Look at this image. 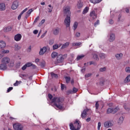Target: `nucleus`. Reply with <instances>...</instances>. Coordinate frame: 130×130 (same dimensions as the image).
<instances>
[{
    "label": "nucleus",
    "instance_id": "nucleus-20",
    "mask_svg": "<svg viewBox=\"0 0 130 130\" xmlns=\"http://www.w3.org/2000/svg\"><path fill=\"white\" fill-rule=\"evenodd\" d=\"M103 0H89L90 3H91L92 4H99V3H101V1Z\"/></svg>",
    "mask_w": 130,
    "mask_h": 130
},
{
    "label": "nucleus",
    "instance_id": "nucleus-33",
    "mask_svg": "<svg viewBox=\"0 0 130 130\" xmlns=\"http://www.w3.org/2000/svg\"><path fill=\"white\" fill-rule=\"evenodd\" d=\"M85 57L84 55H78L77 57V60H81V59H82L83 58Z\"/></svg>",
    "mask_w": 130,
    "mask_h": 130
},
{
    "label": "nucleus",
    "instance_id": "nucleus-48",
    "mask_svg": "<svg viewBox=\"0 0 130 130\" xmlns=\"http://www.w3.org/2000/svg\"><path fill=\"white\" fill-rule=\"evenodd\" d=\"M105 71H106V68L105 67L102 68L100 69V72H105Z\"/></svg>",
    "mask_w": 130,
    "mask_h": 130
},
{
    "label": "nucleus",
    "instance_id": "nucleus-42",
    "mask_svg": "<svg viewBox=\"0 0 130 130\" xmlns=\"http://www.w3.org/2000/svg\"><path fill=\"white\" fill-rule=\"evenodd\" d=\"M118 111V108H115L114 109L113 108V114H114V113H116Z\"/></svg>",
    "mask_w": 130,
    "mask_h": 130
},
{
    "label": "nucleus",
    "instance_id": "nucleus-51",
    "mask_svg": "<svg viewBox=\"0 0 130 130\" xmlns=\"http://www.w3.org/2000/svg\"><path fill=\"white\" fill-rule=\"evenodd\" d=\"M125 72H126V73H128L129 74H130V68L129 67H126L125 68Z\"/></svg>",
    "mask_w": 130,
    "mask_h": 130
},
{
    "label": "nucleus",
    "instance_id": "nucleus-40",
    "mask_svg": "<svg viewBox=\"0 0 130 130\" xmlns=\"http://www.w3.org/2000/svg\"><path fill=\"white\" fill-rule=\"evenodd\" d=\"M48 7L49 8H48V13H51V12H52V9H53V8L52 7V6H51V5H49Z\"/></svg>",
    "mask_w": 130,
    "mask_h": 130
},
{
    "label": "nucleus",
    "instance_id": "nucleus-27",
    "mask_svg": "<svg viewBox=\"0 0 130 130\" xmlns=\"http://www.w3.org/2000/svg\"><path fill=\"white\" fill-rule=\"evenodd\" d=\"M14 66H15V61L11 60L10 61V64H8V67H9V68H13V67H14Z\"/></svg>",
    "mask_w": 130,
    "mask_h": 130
},
{
    "label": "nucleus",
    "instance_id": "nucleus-53",
    "mask_svg": "<svg viewBox=\"0 0 130 130\" xmlns=\"http://www.w3.org/2000/svg\"><path fill=\"white\" fill-rule=\"evenodd\" d=\"M53 43H54V41L53 40H50L49 41V44H50V45H52V44H53Z\"/></svg>",
    "mask_w": 130,
    "mask_h": 130
},
{
    "label": "nucleus",
    "instance_id": "nucleus-24",
    "mask_svg": "<svg viewBox=\"0 0 130 130\" xmlns=\"http://www.w3.org/2000/svg\"><path fill=\"white\" fill-rule=\"evenodd\" d=\"M57 55H58V53L56 52H53L51 54V57L52 58H55L56 56L57 57Z\"/></svg>",
    "mask_w": 130,
    "mask_h": 130
},
{
    "label": "nucleus",
    "instance_id": "nucleus-18",
    "mask_svg": "<svg viewBox=\"0 0 130 130\" xmlns=\"http://www.w3.org/2000/svg\"><path fill=\"white\" fill-rule=\"evenodd\" d=\"M5 10H6V4L0 3V11H5Z\"/></svg>",
    "mask_w": 130,
    "mask_h": 130
},
{
    "label": "nucleus",
    "instance_id": "nucleus-32",
    "mask_svg": "<svg viewBox=\"0 0 130 130\" xmlns=\"http://www.w3.org/2000/svg\"><path fill=\"white\" fill-rule=\"evenodd\" d=\"M51 75L52 78H55V79H57V78H58V75H57V74H55L53 72H51Z\"/></svg>",
    "mask_w": 130,
    "mask_h": 130
},
{
    "label": "nucleus",
    "instance_id": "nucleus-36",
    "mask_svg": "<svg viewBox=\"0 0 130 130\" xmlns=\"http://www.w3.org/2000/svg\"><path fill=\"white\" fill-rule=\"evenodd\" d=\"M107 114H109L110 113H113V108H108L107 111Z\"/></svg>",
    "mask_w": 130,
    "mask_h": 130
},
{
    "label": "nucleus",
    "instance_id": "nucleus-16",
    "mask_svg": "<svg viewBox=\"0 0 130 130\" xmlns=\"http://www.w3.org/2000/svg\"><path fill=\"white\" fill-rule=\"evenodd\" d=\"M6 42L4 41H0V49H3L6 47Z\"/></svg>",
    "mask_w": 130,
    "mask_h": 130
},
{
    "label": "nucleus",
    "instance_id": "nucleus-56",
    "mask_svg": "<svg viewBox=\"0 0 130 130\" xmlns=\"http://www.w3.org/2000/svg\"><path fill=\"white\" fill-rule=\"evenodd\" d=\"M13 90V87H10L7 89V93H9V92H11Z\"/></svg>",
    "mask_w": 130,
    "mask_h": 130
},
{
    "label": "nucleus",
    "instance_id": "nucleus-52",
    "mask_svg": "<svg viewBox=\"0 0 130 130\" xmlns=\"http://www.w3.org/2000/svg\"><path fill=\"white\" fill-rule=\"evenodd\" d=\"M100 23V21L99 20H98L95 23H94V26L96 27L97 25H99V23Z\"/></svg>",
    "mask_w": 130,
    "mask_h": 130
},
{
    "label": "nucleus",
    "instance_id": "nucleus-23",
    "mask_svg": "<svg viewBox=\"0 0 130 130\" xmlns=\"http://www.w3.org/2000/svg\"><path fill=\"white\" fill-rule=\"evenodd\" d=\"M77 6L78 9H82V8H83V3L79 1L78 2Z\"/></svg>",
    "mask_w": 130,
    "mask_h": 130
},
{
    "label": "nucleus",
    "instance_id": "nucleus-28",
    "mask_svg": "<svg viewBox=\"0 0 130 130\" xmlns=\"http://www.w3.org/2000/svg\"><path fill=\"white\" fill-rule=\"evenodd\" d=\"M104 83H105V79H104V78H101L100 82V85L101 86H104Z\"/></svg>",
    "mask_w": 130,
    "mask_h": 130
},
{
    "label": "nucleus",
    "instance_id": "nucleus-11",
    "mask_svg": "<svg viewBox=\"0 0 130 130\" xmlns=\"http://www.w3.org/2000/svg\"><path fill=\"white\" fill-rule=\"evenodd\" d=\"M7 69H8L7 64H6L3 62H2L1 64H0V70H2V71H6Z\"/></svg>",
    "mask_w": 130,
    "mask_h": 130
},
{
    "label": "nucleus",
    "instance_id": "nucleus-4",
    "mask_svg": "<svg viewBox=\"0 0 130 130\" xmlns=\"http://www.w3.org/2000/svg\"><path fill=\"white\" fill-rule=\"evenodd\" d=\"M67 57H68V54H65L62 55L61 54H59L57 56V62H55V64H57V63H60L61 62H62L64 59L67 58Z\"/></svg>",
    "mask_w": 130,
    "mask_h": 130
},
{
    "label": "nucleus",
    "instance_id": "nucleus-38",
    "mask_svg": "<svg viewBox=\"0 0 130 130\" xmlns=\"http://www.w3.org/2000/svg\"><path fill=\"white\" fill-rule=\"evenodd\" d=\"M124 83H127V82H130V75H128L124 80Z\"/></svg>",
    "mask_w": 130,
    "mask_h": 130
},
{
    "label": "nucleus",
    "instance_id": "nucleus-46",
    "mask_svg": "<svg viewBox=\"0 0 130 130\" xmlns=\"http://www.w3.org/2000/svg\"><path fill=\"white\" fill-rule=\"evenodd\" d=\"M21 83H22V81H16V83H15L14 84V86H18L19 85V84H20Z\"/></svg>",
    "mask_w": 130,
    "mask_h": 130
},
{
    "label": "nucleus",
    "instance_id": "nucleus-63",
    "mask_svg": "<svg viewBox=\"0 0 130 130\" xmlns=\"http://www.w3.org/2000/svg\"><path fill=\"white\" fill-rule=\"evenodd\" d=\"M76 37H80L81 36V34L80 33H76L75 35Z\"/></svg>",
    "mask_w": 130,
    "mask_h": 130
},
{
    "label": "nucleus",
    "instance_id": "nucleus-5",
    "mask_svg": "<svg viewBox=\"0 0 130 130\" xmlns=\"http://www.w3.org/2000/svg\"><path fill=\"white\" fill-rule=\"evenodd\" d=\"M113 125V122L112 121H107L104 123V126L106 128H109V127H112Z\"/></svg>",
    "mask_w": 130,
    "mask_h": 130
},
{
    "label": "nucleus",
    "instance_id": "nucleus-22",
    "mask_svg": "<svg viewBox=\"0 0 130 130\" xmlns=\"http://www.w3.org/2000/svg\"><path fill=\"white\" fill-rule=\"evenodd\" d=\"M69 45H70V43L69 42H66V43H64V44H63L61 47V49H64V48H67V47H68V46H69Z\"/></svg>",
    "mask_w": 130,
    "mask_h": 130
},
{
    "label": "nucleus",
    "instance_id": "nucleus-7",
    "mask_svg": "<svg viewBox=\"0 0 130 130\" xmlns=\"http://www.w3.org/2000/svg\"><path fill=\"white\" fill-rule=\"evenodd\" d=\"M10 61H11V59L9 57H4L2 59V63H4L7 66L8 63H10Z\"/></svg>",
    "mask_w": 130,
    "mask_h": 130
},
{
    "label": "nucleus",
    "instance_id": "nucleus-21",
    "mask_svg": "<svg viewBox=\"0 0 130 130\" xmlns=\"http://www.w3.org/2000/svg\"><path fill=\"white\" fill-rule=\"evenodd\" d=\"M61 46V45H58V44H55L53 45V50H55L56 49H58L59 47Z\"/></svg>",
    "mask_w": 130,
    "mask_h": 130
},
{
    "label": "nucleus",
    "instance_id": "nucleus-1",
    "mask_svg": "<svg viewBox=\"0 0 130 130\" xmlns=\"http://www.w3.org/2000/svg\"><path fill=\"white\" fill-rule=\"evenodd\" d=\"M71 8L69 6H67L64 7L63 8V12L66 15H67V17L65 18L64 20V24L66 25V27L68 28L70 27L71 25V11H70Z\"/></svg>",
    "mask_w": 130,
    "mask_h": 130
},
{
    "label": "nucleus",
    "instance_id": "nucleus-10",
    "mask_svg": "<svg viewBox=\"0 0 130 130\" xmlns=\"http://www.w3.org/2000/svg\"><path fill=\"white\" fill-rule=\"evenodd\" d=\"M88 111H89V109H86L83 110L81 115V117H82V118H86V116H87V112H88Z\"/></svg>",
    "mask_w": 130,
    "mask_h": 130
},
{
    "label": "nucleus",
    "instance_id": "nucleus-14",
    "mask_svg": "<svg viewBox=\"0 0 130 130\" xmlns=\"http://www.w3.org/2000/svg\"><path fill=\"white\" fill-rule=\"evenodd\" d=\"M90 16L93 19H96V18H97V14H96V12H95V11H91L90 12Z\"/></svg>",
    "mask_w": 130,
    "mask_h": 130
},
{
    "label": "nucleus",
    "instance_id": "nucleus-37",
    "mask_svg": "<svg viewBox=\"0 0 130 130\" xmlns=\"http://www.w3.org/2000/svg\"><path fill=\"white\" fill-rule=\"evenodd\" d=\"M82 44V43L79 42V43H72V46H80Z\"/></svg>",
    "mask_w": 130,
    "mask_h": 130
},
{
    "label": "nucleus",
    "instance_id": "nucleus-39",
    "mask_svg": "<svg viewBox=\"0 0 130 130\" xmlns=\"http://www.w3.org/2000/svg\"><path fill=\"white\" fill-rule=\"evenodd\" d=\"M93 57L95 60H99V57H98V55H97V54H93Z\"/></svg>",
    "mask_w": 130,
    "mask_h": 130
},
{
    "label": "nucleus",
    "instance_id": "nucleus-41",
    "mask_svg": "<svg viewBox=\"0 0 130 130\" xmlns=\"http://www.w3.org/2000/svg\"><path fill=\"white\" fill-rule=\"evenodd\" d=\"M32 12H33V9H29V10L26 12V14L28 15V16H30V15H31V13H32Z\"/></svg>",
    "mask_w": 130,
    "mask_h": 130
},
{
    "label": "nucleus",
    "instance_id": "nucleus-50",
    "mask_svg": "<svg viewBox=\"0 0 130 130\" xmlns=\"http://www.w3.org/2000/svg\"><path fill=\"white\" fill-rule=\"evenodd\" d=\"M48 98L50 99V100H52V98H53V96L51 95V94L49 93L48 94Z\"/></svg>",
    "mask_w": 130,
    "mask_h": 130
},
{
    "label": "nucleus",
    "instance_id": "nucleus-29",
    "mask_svg": "<svg viewBox=\"0 0 130 130\" xmlns=\"http://www.w3.org/2000/svg\"><path fill=\"white\" fill-rule=\"evenodd\" d=\"M14 49L16 51H18L19 49H21V47L20 46H19V45H18V44H15L14 45Z\"/></svg>",
    "mask_w": 130,
    "mask_h": 130
},
{
    "label": "nucleus",
    "instance_id": "nucleus-8",
    "mask_svg": "<svg viewBox=\"0 0 130 130\" xmlns=\"http://www.w3.org/2000/svg\"><path fill=\"white\" fill-rule=\"evenodd\" d=\"M19 7V2L18 1H14L12 5L11 8L12 10H16Z\"/></svg>",
    "mask_w": 130,
    "mask_h": 130
},
{
    "label": "nucleus",
    "instance_id": "nucleus-15",
    "mask_svg": "<svg viewBox=\"0 0 130 130\" xmlns=\"http://www.w3.org/2000/svg\"><path fill=\"white\" fill-rule=\"evenodd\" d=\"M123 56V54L120 53L119 54H116L115 55V57L116 58V59H117L118 60H119V59H121V58H122V57Z\"/></svg>",
    "mask_w": 130,
    "mask_h": 130
},
{
    "label": "nucleus",
    "instance_id": "nucleus-54",
    "mask_svg": "<svg viewBox=\"0 0 130 130\" xmlns=\"http://www.w3.org/2000/svg\"><path fill=\"white\" fill-rule=\"evenodd\" d=\"M101 127V122H98V129L100 130V128Z\"/></svg>",
    "mask_w": 130,
    "mask_h": 130
},
{
    "label": "nucleus",
    "instance_id": "nucleus-61",
    "mask_svg": "<svg viewBox=\"0 0 130 130\" xmlns=\"http://www.w3.org/2000/svg\"><path fill=\"white\" fill-rule=\"evenodd\" d=\"M109 24H110L111 25H112V24H113V23H114V22L113 21V20L112 19H110L109 21Z\"/></svg>",
    "mask_w": 130,
    "mask_h": 130
},
{
    "label": "nucleus",
    "instance_id": "nucleus-9",
    "mask_svg": "<svg viewBox=\"0 0 130 130\" xmlns=\"http://www.w3.org/2000/svg\"><path fill=\"white\" fill-rule=\"evenodd\" d=\"M115 40V35L114 34H110L109 35V41L110 42H113Z\"/></svg>",
    "mask_w": 130,
    "mask_h": 130
},
{
    "label": "nucleus",
    "instance_id": "nucleus-26",
    "mask_svg": "<svg viewBox=\"0 0 130 130\" xmlns=\"http://www.w3.org/2000/svg\"><path fill=\"white\" fill-rule=\"evenodd\" d=\"M20 77L22 78V79H24V80H26V79L29 77V75L26 74H20Z\"/></svg>",
    "mask_w": 130,
    "mask_h": 130
},
{
    "label": "nucleus",
    "instance_id": "nucleus-45",
    "mask_svg": "<svg viewBox=\"0 0 130 130\" xmlns=\"http://www.w3.org/2000/svg\"><path fill=\"white\" fill-rule=\"evenodd\" d=\"M60 29L58 27H57L56 29H55V30L54 31V33H58L59 32V30Z\"/></svg>",
    "mask_w": 130,
    "mask_h": 130
},
{
    "label": "nucleus",
    "instance_id": "nucleus-55",
    "mask_svg": "<svg viewBox=\"0 0 130 130\" xmlns=\"http://www.w3.org/2000/svg\"><path fill=\"white\" fill-rule=\"evenodd\" d=\"M91 76H92V74L91 73H88V74H86L85 75V78H89V77H91Z\"/></svg>",
    "mask_w": 130,
    "mask_h": 130
},
{
    "label": "nucleus",
    "instance_id": "nucleus-49",
    "mask_svg": "<svg viewBox=\"0 0 130 130\" xmlns=\"http://www.w3.org/2000/svg\"><path fill=\"white\" fill-rule=\"evenodd\" d=\"M78 89L77 88H76V87H74L73 88V93H77V92H78Z\"/></svg>",
    "mask_w": 130,
    "mask_h": 130
},
{
    "label": "nucleus",
    "instance_id": "nucleus-35",
    "mask_svg": "<svg viewBox=\"0 0 130 130\" xmlns=\"http://www.w3.org/2000/svg\"><path fill=\"white\" fill-rule=\"evenodd\" d=\"M73 30L75 31L78 28V22H75L73 26Z\"/></svg>",
    "mask_w": 130,
    "mask_h": 130
},
{
    "label": "nucleus",
    "instance_id": "nucleus-31",
    "mask_svg": "<svg viewBox=\"0 0 130 130\" xmlns=\"http://www.w3.org/2000/svg\"><path fill=\"white\" fill-rule=\"evenodd\" d=\"M64 79H66L67 84H69V83H70V82L71 81V77L69 76H66L64 77Z\"/></svg>",
    "mask_w": 130,
    "mask_h": 130
},
{
    "label": "nucleus",
    "instance_id": "nucleus-6",
    "mask_svg": "<svg viewBox=\"0 0 130 130\" xmlns=\"http://www.w3.org/2000/svg\"><path fill=\"white\" fill-rule=\"evenodd\" d=\"M13 128L15 130H23V127L20 123H16L13 124Z\"/></svg>",
    "mask_w": 130,
    "mask_h": 130
},
{
    "label": "nucleus",
    "instance_id": "nucleus-3",
    "mask_svg": "<svg viewBox=\"0 0 130 130\" xmlns=\"http://www.w3.org/2000/svg\"><path fill=\"white\" fill-rule=\"evenodd\" d=\"M70 127L71 130H80V128H81V122L77 120L74 124L73 123L70 124Z\"/></svg>",
    "mask_w": 130,
    "mask_h": 130
},
{
    "label": "nucleus",
    "instance_id": "nucleus-2",
    "mask_svg": "<svg viewBox=\"0 0 130 130\" xmlns=\"http://www.w3.org/2000/svg\"><path fill=\"white\" fill-rule=\"evenodd\" d=\"M64 101L63 98L55 97L52 100V103H54V105L58 108V109H62V103Z\"/></svg>",
    "mask_w": 130,
    "mask_h": 130
},
{
    "label": "nucleus",
    "instance_id": "nucleus-17",
    "mask_svg": "<svg viewBox=\"0 0 130 130\" xmlns=\"http://www.w3.org/2000/svg\"><path fill=\"white\" fill-rule=\"evenodd\" d=\"M27 11H28V8H25V9H24L20 14V15L18 16V20H21V17L22 16V15H23L24 13L27 12Z\"/></svg>",
    "mask_w": 130,
    "mask_h": 130
},
{
    "label": "nucleus",
    "instance_id": "nucleus-64",
    "mask_svg": "<svg viewBox=\"0 0 130 130\" xmlns=\"http://www.w3.org/2000/svg\"><path fill=\"white\" fill-rule=\"evenodd\" d=\"M27 51L28 52H31V46H29L28 48L27 49Z\"/></svg>",
    "mask_w": 130,
    "mask_h": 130
},
{
    "label": "nucleus",
    "instance_id": "nucleus-58",
    "mask_svg": "<svg viewBox=\"0 0 130 130\" xmlns=\"http://www.w3.org/2000/svg\"><path fill=\"white\" fill-rule=\"evenodd\" d=\"M61 90H62V91L64 90V84L62 83L61 84Z\"/></svg>",
    "mask_w": 130,
    "mask_h": 130
},
{
    "label": "nucleus",
    "instance_id": "nucleus-43",
    "mask_svg": "<svg viewBox=\"0 0 130 130\" xmlns=\"http://www.w3.org/2000/svg\"><path fill=\"white\" fill-rule=\"evenodd\" d=\"M40 66L41 68H44L45 67V61H43L41 62Z\"/></svg>",
    "mask_w": 130,
    "mask_h": 130
},
{
    "label": "nucleus",
    "instance_id": "nucleus-19",
    "mask_svg": "<svg viewBox=\"0 0 130 130\" xmlns=\"http://www.w3.org/2000/svg\"><path fill=\"white\" fill-rule=\"evenodd\" d=\"M11 30H12V27L10 26L5 27L4 28V31L6 33H7V32H10V31H11Z\"/></svg>",
    "mask_w": 130,
    "mask_h": 130
},
{
    "label": "nucleus",
    "instance_id": "nucleus-57",
    "mask_svg": "<svg viewBox=\"0 0 130 130\" xmlns=\"http://www.w3.org/2000/svg\"><path fill=\"white\" fill-rule=\"evenodd\" d=\"M95 108L96 110L99 108V103H98V102L95 103Z\"/></svg>",
    "mask_w": 130,
    "mask_h": 130
},
{
    "label": "nucleus",
    "instance_id": "nucleus-30",
    "mask_svg": "<svg viewBox=\"0 0 130 130\" xmlns=\"http://www.w3.org/2000/svg\"><path fill=\"white\" fill-rule=\"evenodd\" d=\"M123 117H120V118H119L118 120V123H119V124H121V123H122V122H123Z\"/></svg>",
    "mask_w": 130,
    "mask_h": 130
},
{
    "label": "nucleus",
    "instance_id": "nucleus-25",
    "mask_svg": "<svg viewBox=\"0 0 130 130\" xmlns=\"http://www.w3.org/2000/svg\"><path fill=\"white\" fill-rule=\"evenodd\" d=\"M99 57L102 58V59H104L106 57V55L103 53H101L99 54Z\"/></svg>",
    "mask_w": 130,
    "mask_h": 130
},
{
    "label": "nucleus",
    "instance_id": "nucleus-12",
    "mask_svg": "<svg viewBox=\"0 0 130 130\" xmlns=\"http://www.w3.org/2000/svg\"><path fill=\"white\" fill-rule=\"evenodd\" d=\"M21 39L22 35L20 34H18L14 37V40H15V41H20V40H21Z\"/></svg>",
    "mask_w": 130,
    "mask_h": 130
},
{
    "label": "nucleus",
    "instance_id": "nucleus-13",
    "mask_svg": "<svg viewBox=\"0 0 130 130\" xmlns=\"http://www.w3.org/2000/svg\"><path fill=\"white\" fill-rule=\"evenodd\" d=\"M47 50V48L46 47H44L42 49H40L39 52L40 55H43L44 53Z\"/></svg>",
    "mask_w": 130,
    "mask_h": 130
},
{
    "label": "nucleus",
    "instance_id": "nucleus-34",
    "mask_svg": "<svg viewBox=\"0 0 130 130\" xmlns=\"http://www.w3.org/2000/svg\"><path fill=\"white\" fill-rule=\"evenodd\" d=\"M87 12H89V7H86L85 8L82 13L84 15H85V14H87Z\"/></svg>",
    "mask_w": 130,
    "mask_h": 130
},
{
    "label": "nucleus",
    "instance_id": "nucleus-60",
    "mask_svg": "<svg viewBox=\"0 0 130 130\" xmlns=\"http://www.w3.org/2000/svg\"><path fill=\"white\" fill-rule=\"evenodd\" d=\"M21 69H22V71H25V70H26V69H27V66H26V64L24 66H23Z\"/></svg>",
    "mask_w": 130,
    "mask_h": 130
},
{
    "label": "nucleus",
    "instance_id": "nucleus-47",
    "mask_svg": "<svg viewBox=\"0 0 130 130\" xmlns=\"http://www.w3.org/2000/svg\"><path fill=\"white\" fill-rule=\"evenodd\" d=\"M27 68H29L32 66V63L31 62H27L25 64Z\"/></svg>",
    "mask_w": 130,
    "mask_h": 130
},
{
    "label": "nucleus",
    "instance_id": "nucleus-59",
    "mask_svg": "<svg viewBox=\"0 0 130 130\" xmlns=\"http://www.w3.org/2000/svg\"><path fill=\"white\" fill-rule=\"evenodd\" d=\"M38 21H39V16H38L34 20V23H37Z\"/></svg>",
    "mask_w": 130,
    "mask_h": 130
},
{
    "label": "nucleus",
    "instance_id": "nucleus-62",
    "mask_svg": "<svg viewBox=\"0 0 130 130\" xmlns=\"http://www.w3.org/2000/svg\"><path fill=\"white\" fill-rule=\"evenodd\" d=\"M32 69H36L37 67L35 64H33V63H31V66Z\"/></svg>",
    "mask_w": 130,
    "mask_h": 130
},
{
    "label": "nucleus",
    "instance_id": "nucleus-44",
    "mask_svg": "<svg viewBox=\"0 0 130 130\" xmlns=\"http://www.w3.org/2000/svg\"><path fill=\"white\" fill-rule=\"evenodd\" d=\"M1 52H2V53H9L10 52V51L5 50H2Z\"/></svg>",
    "mask_w": 130,
    "mask_h": 130
}]
</instances>
